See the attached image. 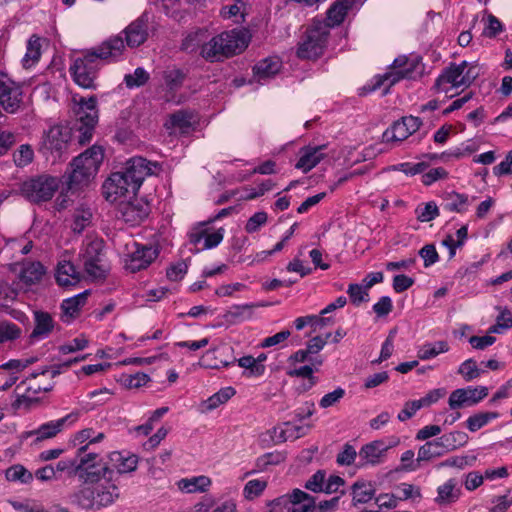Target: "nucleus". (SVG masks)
<instances>
[{
    "mask_svg": "<svg viewBox=\"0 0 512 512\" xmlns=\"http://www.w3.org/2000/svg\"><path fill=\"white\" fill-rule=\"evenodd\" d=\"M88 444L78 448L74 457L78 478L86 486L81 487L72 495L73 502L88 511H99L113 505L120 497V490L115 483L114 469L104 465L94 470L99 455L86 453Z\"/></svg>",
    "mask_w": 512,
    "mask_h": 512,
    "instance_id": "1",
    "label": "nucleus"
},
{
    "mask_svg": "<svg viewBox=\"0 0 512 512\" xmlns=\"http://www.w3.org/2000/svg\"><path fill=\"white\" fill-rule=\"evenodd\" d=\"M73 111L76 115L75 122L71 127L65 125H54L43 135L39 151L46 157L51 155L54 159L60 158L67 150L69 141L75 138L80 145L89 143L98 120L97 99L95 96L89 98L73 97Z\"/></svg>",
    "mask_w": 512,
    "mask_h": 512,
    "instance_id": "2",
    "label": "nucleus"
},
{
    "mask_svg": "<svg viewBox=\"0 0 512 512\" xmlns=\"http://www.w3.org/2000/svg\"><path fill=\"white\" fill-rule=\"evenodd\" d=\"M206 32L199 30L189 34L182 43V48L189 52L200 49V55L207 61L215 62L241 53L249 42L247 32L233 29L222 32L204 42Z\"/></svg>",
    "mask_w": 512,
    "mask_h": 512,
    "instance_id": "3",
    "label": "nucleus"
},
{
    "mask_svg": "<svg viewBox=\"0 0 512 512\" xmlns=\"http://www.w3.org/2000/svg\"><path fill=\"white\" fill-rule=\"evenodd\" d=\"M125 50V43L120 35L112 36L99 46L76 58L70 67V73L77 85L85 89H96L95 79L101 60L115 61Z\"/></svg>",
    "mask_w": 512,
    "mask_h": 512,
    "instance_id": "4",
    "label": "nucleus"
},
{
    "mask_svg": "<svg viewBox=\"0 0 512 512\" xmlns=\"http://www.w3.org/2000/svg\"><path fill=\"white\" fill-rule=\"evenodd\" d=\"M102 161V148L95 145L74 158L67 180L68 189L77 190L87 186L96 176Z\"/></svg>",
    "mask_w": 512,
    "mask_h": 512,
    "instance_id": "5",
    "label": "nucleus"
},
{
    "mask_svg": "<svg viewBox=\"0 0 512 512\" xmlns=\"http://www.w3.org/2000/svg\"><path fill=\"white\" fill-rule=\"evenodd\" d=\"M328 35L327 25L322 21H314L299 43L297 56L301 59H316L321 56L326 47Z\"/></svg>",
    "mask_w": 512,
    "mask_h": 512,
    "instance_id": "6",
    "label": "nucleus"
},
{
    "mask_svg": "<svg viewBox=\"0 0 512 512\" xmlns=\"http://www.w3.org/2000/svg\"><path fill=\"white\" fill-rule=\"evenodd\" d=\"M59 184L60 180L57 177L42 174L25 181L21 186V192L30 202H46L54 196Z\"/></svg>",
    "mask_w": 512,
    "mask_h": 512,
    "instance_id": "7",
    "label": "nucleus"
},
{
    "mask_svg": "<svg viewBox=\"0 0 512 512\" xmlns=\"http://www.w3.org/2000/svg\"><path fill=\"white\" fill-rule=\"evenodd\" d=\"M82 262L87 275L94 280L104 279L109 271L99 240L89 242L82 253Z\"/></svg>",
    "mask_w": 512,
    "mask_h": 512,
    "instance_id": "8",
    "label": "nucleus"
},
{
    "mask_svg": "<svg viewBox=\"0 0 512 512\" xmlns=\"http://www.w3.org/2000/svg\"><path fill=\"white\" fill-rule=\"evenodd\" d=\"M149 212L148 202L135 196L120 200L117 207V217L132 226L140 224Z\"/></svg>",
    "mask_w": 512,
    "mask_h": 512,
    "instance_id": "9",
    "label": "nucleus"
},
{
    "mask_svg": "<svg viewBox=\"0 0 512 512\" xmlns=\"http://www.w3.org/2000/svg\"><path fill=\"white\" fill-rule=\"evenodd\" d=\"M102 189L105 199L111 203H119L120 200L133 198L138 192L136 189H131L130 182L119 171L110 175Z\"/></svg>",
    "mask_w": 512,
    "mask_h": 512,
    "instance_id": "10",
    "label": "nucleus"
},
{
    "mask_svg": "<svg viewBox=\"0 0 512 512\" xmlns=\"http://www.w3.org/2000/svg\"><path fill=\"white\" fill-rule=\"evenodd\" d=\"M486 386H468L466 388H458L451 392L448 405L451 410H457L464 407H470L478 404L488 395Z\"/></svg>",
    "mask_w": 512,
    "mask_h": 512,
    "instance_id": "11",
    "label": "nucleus"
},
{
    "mask_svg": "<svg viewBox=\"0 0 512 512\" xmlns=\"http://www.w3.org/2000/svg\"><path fill=\"white\" fill-rule=\"evenodd\" d=\"M133 250L129 252L125 260V269L136 273L146 269L158 256V249L153 246L133 243Z\"/></svg>",
    "mask_w": 512,
    "mask_h": 512,
    "instance_id": "12",
    "label": "nucleus"
},
{
    "mask_svg": "<svg viewBox=\"0 0 512 512\" xmlns=\"http://www.w3.org/2000/svg\"><path fill=\"white\" fill-rule=\"evenodd\" d=\"M151 166L156 167L142 157H133L129 159L122 171H119L128 182L131 189L139 190L145 178L153 173Z\"/></svg>",
    "mask_w": 512,
    "mask_h": 512,
    "instance_id": "13",
    "label": "nucleus"
},
{
    "mask_svg": "<svg viewBox=\"0 0 512 512\" xmlns=\"http://www.w3.org/2000/svg\"><path fill=\"white\" fill-rule=\"evenodd\" d=\"M421 125L422 120L419 117H402L401 120L394 122L393 125L383 133V141L387 143L401 142L416 132Z\"/></svg>",
    "mask_w": 512,
    "mask_h": 512,
    "instance_id": "14",
    "label": "nucleus"
},
{
    "mask_svg": "<svg viewBox=\"0 0 512 512\" xmlns=\"http://www.w3.org/2000/svg\"><path fill=\"white\" fill-rule=\"evenodd\" d=\"M22 90L6 75L0 73V105L7 113L14 114L20 108Z\"/></svg>",
    "mask_w": 512,
    "mask_h": 512,
    "instance_id": "15",
    "label": "nucleus"
},
{
    "mask_svg": "<svg viewBox=\"0 0 512 512\" xmlns=\"http://www.w3.org/2000/svg\"><path fill=\"white\" fill-rule=\"evenodd\" d=\"M468 66L467 61H462L459 64L451 63L448 67H446L442 73L437 77L433 89L436 92H447V89H444L443 86L445 84H451L453 88L464 87L463 82V72Z\"/></svg>",
    "mask_w": 512,
    "mask_h": 512,
    "instance_id": "16",
    "label": "nucleus"
},
{
    "mask_svg": "<svg viewBox=\"0 0 512 512\" xmlns=\"http://www.w3.org/2000/svg\"><path fill=\"white\" fill-rule=\"evenodd\" d=\"M149 15L144 12L140 17L131 22L124 30L126 45L136 48L142 45L148 38Z\"/></svg>",
    "mask_w": 512,
    "mask_h": 512,
    "instance_id": "17",
    "label": "nucleus"
},
{
    "mask_svg": "<svg viewBox=\"0 0 512 512\" xmlns=\"http://www.w3.org/2000/svg\"><path fill=\"white\" fill-rule=\"evenodd\" d=\"M79 417V412L74 411L70 414L66 415L63 418H60L55 421H50L47 423L42 424L38 429L26 432L23 437H30L35 435L36 439L35 442H40L45 439H50L55 437L60 431H62L64 425L70 421L75 422Z\"/></svg>",
    "mask_w": 512,
    "mask_h": 512,
    "instance_id": "18",
    "label": "nucleus"
},
{
    "mask_svg": "<svg viewBox=\"0 0 512 512\" xmlns=\"http://www.w3.org/2000/svg\"><path fill=\"white\" fill-rule=\"evenodd\" d=\"M323 364V359L318 357L311 360L310 364L303 365L300 367H290L286 374L289 377L304 378V382L300 386V391L306 392L318 383V378L314 376V372L318 371V368Z\"/></svg>",
    "mask_w": 512,
    "mask_h": 512,
    "instance_id": "19",
    "label": "nucleus"
},
{
    "mask_svg": "<svg viewBox=\"0 0 512 512\" xmlns=\"http://www.w3.org/2000/svg\"><path fill=\"white\" fill-rule=\"evenodd\" d=\"M420 64V61L417 57L411 58L410 63L401 70L398 71H389L385 73L384 75L377 76L375 78V83L373 87L371 88V91H374L381 87L384 82L388 81L389 85L384 90L383 95H386L388 93L389 88L394 85L395 83L399 82L401 79L404 78H411L414 71L417 69L418 65Z\"/></svg>",
    "mask_w": 512,
    "mask_h": 512,
    "instance_id": "20",
    "label": "nucleus"
},
{
    "mask_svg": "<svg viewBox=\"0 0 512 512\" xmlns=\"http://www.w3.org/2000/svg\"><path fill=\"white\" fill-rule=\"evenodd\" d=\"M387 452V447L385 446L384 441L376 440L371 443L364 445L359 453V465H375L381 462V459L385 456Z\"/></svg>",
    "mask_w": 512,
    "mask_h": 512,
    "instance_id": "21",
    "label": "nucleus"
},
{
    "mask_svg": "<svg viewBox=\"0 0 512 512\" xmlns=\"http://www.w3.org/2000/svg\"><path fill=\"white\" fill-rule=\"evenodd\" d=\"M461 496V488L455 478L448 479L444 484L437 488V496L434 502L440 506H450L457 502Z\"/></svg>",
    "mask_w": 512,
    "mask_h": 512,
    "instance_id": "22",
    "label": "nucleus"
},
{
    "mask_svg": "<svg viewBox=\"0 0 512 512\" xmlns=\"http://www.w3.org/2000/svg\"><path fill=\"white\" fill-rule=\"evenodd\" d=\"M286 496L290 502L288 503L290 512H314L316 509L315 498L300 489H294Z\"/></svg>",
    "mask_w": 512,
    "mask_h": 512,
    "instance_id": "23",
    "label": "nucleus"
},
{
    "mask_svg": "<svg viewBox=\"0 0 512 512\" xmlns=\"http://www.w3.org/2000/svg\"><path fill=\"white\" fill-rule=\"evenodd\" d=\"M35 327L30 334L32 340L45 339L54 329V320L52 316L45 311L34 312Z\"/></svg>",
    "mask_w": 512,
    "mask_h": 512,
    "instance_id": "24",
    "label": "nucleus"
},
{
    "mask_svg": "<svg viewBox=\"0 0 512 512\" xmlns=\"http://www.w3.org/2000/svg\"><path fill=\"white\" fill-rule=\"evenodd\" d=\"M31 375L26 379L21 381V383L17 386V390H24V393L19 395L16 400V405L18 407L22 405L28 406V404L32 401V394H38L39 392H49L53 389V385L49 386H40V385H32L30 383L31 380H34Z\"/></svg>",
    "mask_w": 512,
    "mask_h": 512,
    "instance_id": "25",
    "label": "nucleus"
},
{
    "mask_svg": "<svg viewBox=\"0 0 512 512\" xmlns=\"http://www.w3.org/2000/svg\"><path fill=\"white\" fill-rule=\"evenodd\" d=\"M321 150L322 147L305 148L295 168L302 170L304 173L309 172L324 158Z\"/></svg>",
    "mask_w": 512,
    "mask_h": 512,
    "instance_id": "26",
    "label": "nucleus"
},
{
    "mask_svg": "<svg viewBox=\"0 0 512 512\" xmlns=\"http://www.w3.org/2000/svg\"><path fill=\"white\" fill-rule=\"evenodd\" d=\"M236 391L233 387H225L214 393L208 399L200 404V410L202 413L210 412L220 405L226 403L235 395Z\"/></svg>",
    "mask_w": 512,
    "mask_h": 512,
    "instance_id": "27",
    "label": "nucleus"
},
{
    "mask_svg": "<svg viewBox=\"0 0 512 512\" xmlns=\"http://www.w3.org/2000/svg\"><path fill=\"white\" fill-rule=\"evenodd\" d=\"M56 280L60 286H69L78 283L80 276L71 262L63 261L57 266Z\"/></svg>",
    "mask_w": 512,
    "mask_h": 512,
    "instance_id": "28",
    "label": "nucleus"
},
{
    "mask_svg": "<svg viewBox=\"0 0 512 512\" xmlns=\"http://www.w3.org/2000/svg\"><path fill=\"white\" fill-rule=\"evenodd\" d=\"M281 68V62L277 58L268 57L259 61L253 68L254 75L258 80H264L276 75Z\"/></svg>",
    "mask_w": 512,
    "mask_h": 512,
    "instance_id": "29",
    "label": "nucleus"
},
{
    "mask_svg": "<svg viewBox=\"0 0 512 512\" xmlns=\"http://www.w3.org/2000/svg\"><path fill=\"white\" fill-rule=\"evenodd\" d=\"M254 304L235 305L226 311L222 318L230 325L240 323L252 317Z\"/></svg>",
    "mask_w": 512,
    "mask_h": 512,
    "instance_id": "30",
    "label": "nucleus"
},
{
    "mask_svg": "<svg viewBox=\"0 0 512 512\" xmlns=\"http://www.w3.org/2000/svg\"><path fill=\"white\" fill-rule=\"evenodd\" d=\"M44 273V267L40 262H29L23 265L19 278L26 285H32L39 282Z\"/></svg>",
    "mask_w": 512,
    "mask_h": 512,
    "instance_id": "31",
    "label": "nucleus"
},
{
    "mask_svg": "<svg viewBox=\"0 0 512 512\" xmlns=\"http://www.w3.org/2000/svg\"><path fill=\"white\" fill-rule=\"evenodd\" d=\"M88 291H84L82 293H79L73 297H70L68 299H65L62 304L61 308L63 311V316L69 317V318H75L79 312L80 309L85 305L87 300Z\"/></svg>",
    "mask_w": 512,
    "mask_h": 512,
    "instance_id": "32",
    "label": "nucleus"
},
{
    "mask_svg": "<svg viewBox=\"0 0 512 512\" xmlns=\"http://www.w3.org/2000/svg\"><path fill=\"white\" fill-rule=\"evenodd\" d=\"M111 461L115 463V474H125L136 470L138 464V457L136 455H129L124 457L120 452H113L111 454Z\"/></svg>",
    "mask_w": 512,
    "mask_h": 512,
    "instance_id": "33",
    "label": "nucleus"
},
{
    "mask_svg": "<svg viewBox=\"0 0 512 512\" xmlns=\"http://www.w3.org/2000/svg\"><path fill=\"white\" fill-rule=\"evenodd\" d=\"M375 495V489L369 483L356 482L352 486V503L354 506L368 503Z\"/></svg>",
    "mask_w": 512,
    "mask_h": 512,
    "instance_id": "34",
    "label": "nucleus"
},
{
    "mask_svg": "<svg viewBox=\"0 0 512 512\" xmlns=\"http://www.w3.org/2000/svg\"><path fill=\"white\" fill-rule=\"evenodd\" d=\"M211 480L206 476H198L190 479H181L178 488L186 493L203 492L210 486Z\"/></svg>",
    "mask_w": 512,
    "mask_h": 512,
    "instance_id": "35",
    "label": "nucleus"
},
{
    "mask_svg": "<svg viewBox=\"0 0 512 512\" xmlns=\"http://www.w3.org/2000/svg\"><path fill=\"white\" fill-rule=\"evenodd\" d=\"M41 56V43L40 38L32 35L27 43L26 53L22 59L23 66L29 68L37 63Z\"/></svg>",
    "mask_w": 512,
    "mask_h": 512,
    "instance_id": "36",
    "label": "nucleus"
},
{
    "mask_svg": "<svg viewBox=\"0 0 512 512\" xmlns=\"http://www.w3.org/2000/svg\"><path fill=\"white\" fill-rule=\"evenodd\" d=\"M348 12L349 10L343 4H341V2L335 0V2L327 11L326 21L322 22L327 25V29L329 30L331 27L340 25L344 21Z\"/></svg>",
    "mask_w": 512,
    "mask_h": 512,
    "instance_id": "37",
    "label": "nucleus"
},
{
    "mask_svg": "<svg viewBox=\"0 0 512 512\" xmlns=\"http://www.w3.org/2000/svg\"><path fill=\"white\" fill-rule=\"evenodd\" d=\"M448 350L449 345L446 341H437L435 343L422 345L417 352V356L421 360H429L441 353L447 352Z\"/></svg>",
    "mask_w": 512,
    "mask_h": 512,
    "instance_id": "38",
    "label": "nucleus"
},
{
    "mask_svg": "<svg viewBox=\"0 0 512 512\" xmlns=\"http://www.w3.org/2000/svg\"><path fill=\"white\" fill-rule=\"evenodd\" d=\"M498 417L499 414L497 412L476 413L466 420V427L470 432H476Z\"/></svg>",
    "mask_w": 512,
    "mask_h": 512,
    "instance_id": "39",
    "label": "nucleus"
},
{
    "mask_svg": "<svg viewBox=\"0 0 512 512\" xmlns=\"http://www.w3.org/2000/svg\"><path fill=\"white\" fill-rule=\"evenodd\" d=\"M194 114L191 111L179 110L170 116L171 125L181 132H188L193 125Z\"/></svg>",
    "mask_w": 512,
    "mask_h": 512,
    "instance_id": "40",
    "label": "nucleus"
},
{
    "mask_svg": "<svg viewBox=\"0 0 512 512\" xmlns=\"http://www.w3.org/2000/svg\"><path fill=\"white\" fill-rule=\"evenodd\" d=\"M5 477L8 481L27 484L33 480V475L24 466L17 464L9 467L5 472Z\"/></svg>",
    "mask_w": 512,
    "mask_h": 512,
    "instance_id": "41",
    "label": "nucleus"
},
{
    "mask_svg": "<svg viewBox=\"0 0 512 512\" xmlns=\"http://www.w3.org/2000/svg\"><path fill=\"white\" fill-rule=\"evenodd\" d=\"M34 159V151L29 144L21 145L14 153L13 160L17 167H25Z\"/></svg>",
    "mask_w": 512,
    "mask_h": 512,
    "instance_id": "42",
    "label": "nucleus"
},
{
    "mask_svg": "<svg viewBox=\"0 0 512 512\" xmlns=\"http://www.w3.org/2000/svg\"><path fill=\"white\" fill-rule=\"evenodd\" d=\"M92 213L88 208H81L76 210L74 214L72 229L76 233H81L87 226L90 225Z\"/></svg>",
    "mask_w": 512,
    "mask_h": 512,
    "instance_id": "43",
    "label": "nucleus"
},
{
    "mask_svg": "<svg viewBox=\"0 0 512 512\" xmlns=\"http://www.w3.org/2000/svg\"><path fill=\"white\" fill-rule=\"evenodd\" d=\"M467 201V196L453 192L449 194L447 201L444 204V209L451 212L462 213L466 209Z\"/></svg>",
    "mask_w": 512,
    "mask_h": 512,
    "instance_id": "44",
    "label": "nucleus"
},
{
    "mask_svg": "<svg viewBox=\"0 0 512 512\" xmlns=\"http://www.w3.org/2000/svg\"><path fill=\"white\" fill-rule=\"evenodd\" d=\"M237 362L240 367L248 370V376H262L265 372V366L256 363L251 355L243 356Z\"/></svg>",
    "mask_w": 512,
    "mask_h": 512,
    "instance_id": "45",
    "label": "nucleus"
},
{
    "mask_svg": "<svg viewBox=\"0 0 512 512\" xmlns=\"http://www.w3.org/2000/svg\"><path fill=\"white\" fill-rule=\"evenodd\" d=\"M347 293L350 297L351 303L356 306L369 300L368 290L363 285L350 284L348 286Z\"/></svg>",
    "mask_w": 512,
    "mask_h": 512,
    "instance_id": "46",
    "label": "nucleus"
},
{
    "mask_svg": "<svg viewBox=\"0 0 512 512\" xmlns=\"http://www.w3.org/2000/svg\"><path fill=\"white\" fill-rule=\"evenodd\" d=\"M149 80V74L141 67L135 69L133 74H127L124 82L128 88L140 87Z\"/></svg>",
    "mask_w": 512,
    "mask_h": 512,
    "instance_id": "47",
    "label": "nucleus"
},
{
    "mask_svg": "<svg viewBox=\"0 0 512 512\" xmlns=\"http://www.w3.org/2000/svg\"><path fill=\"white\" fill-rule=\"evenodd\" d=\"M21 334L20 328L11 322H0V343L11 341L19 338Z\"/></svg>",
    "mask_w": 512,
    "mask_h": 512,
    "instance_id": "48",
    "label": "nucleus"
},
{
    "mask_svg": "<svg viewBox=\"0 0 512 512\" xmlns=\"http://www.w3.org/2000/svg\"><path fill=\"white\" fill-rule=\"evenodd\" d=\"M184 79L185 74L180 69H171L164 73L165 84L170 90H177L180 88Z\"/></svg>",
    "mask_w": 512,
    "mask_h": 512,
    "instance_id": "49",
    "label": "nucleus"
},
{
    "mask_svg": "<svg viewBox=\"0 0 512 512\" xmlns=\"http://www.w3.org/2000/svg\"><path fill=\"white\" fill-rule=\"evenodd\" d=\"M441 452L436 449L430 441H427L424 445L420 446L417 454V462H429L433 459L441 457Z\"/></svg>",
    "mask_w": 512,
    "mask_h": 512,
    "instance_id": "50",
    "label": "nucleus"
},
{
    "mask_svg": "<svg viewBox=\"0 0 512 512\" xmlns=\"http://www.w3.org/2000/svg\"><path fill=\"white\" fill-rule=\"evenodd\" d=\"M458 373L462 375L466 381H471L478 378L482 371L478 368L473 359H468L460 365Z\"/></svg>",
    "mask_w": 512,
    "mask_h": 512,
    "instance_id": "51",
    "label": "nucleus"
},
{
    "mask_svg": "<svg viewBox=\"0 0 512 512\" xmlns=\"http://www.w3.org/2000/svg\"><path fill=\"white\" fill-rule=\"evenodd\" d=\"M417 219L421 222H429L439 215V209L434 202H428L424 207L416 209Z\"/></svg>",
    "mask_w": 512,
    "mask_h": 512,
    "instance_id": "52",
    "label": "nucleus"
},
{
    "mask_svg": "<svg viewBox=\"0 0 512 512\" xmlns=\"http://www.w3.org/2000/svg\"><path fill=\"white\" fill-rule=\"evenodd\" d=\"M445 436L451 451L465 446L469 440L468 434L463 431H452L450 433H446Z\"/></svg>",
    "mask_w": 512,
    "mask_h": 512,
    "instance_id": "53",
    "label": "nucleus"
},
{
    "mask_svg": "<svg viewBox=\"0 0 512 512\" xmlns=\"http://www.w3.org/2000/svg\"><path fill=\"white\" fill-rule=\"evenodd\" d=\"M267 482L264 480L253 479L246 483L244 487V496L247 499L258 497L266 488Z\"/></svg>",
    "mask_w": 512,
    "mask_h": 512,
    "instance_id": "54",
    "label": "nucleus"
},
{
    "mask_svg": "<svg viewBox=\"0 0 512 512\" xmlns=\"http://www.w3.org/2000/svg\"><path fill=\"white\" fill-rule=\"evenodd\" d=\"M345 396V390L341 387L325 394L319 401V406L323 409L329 408L337 404Z\"/></svg>",
    "mask_w": 512,
    "mask_h": 512,
    "instance_id": "55",
    "label": "nucleus"
},
{
    "mask_svg": "<svg viewBox=\"0 0 512 512\" xmlns=\"http://www.w3.org/2000/svg\"><path fill=\"white\" fill-rule=\"evenodd\" d=\"M268 216L264 211L256 212L246 222L245 230L248 233H254L267 222Z\"/></svg>",
    "mask_w": 512,
    "mask_h": 512,
    "instance_id": "56",
    "label": "nucleus"
},
{
    "mask_svg": "<svg viewBox=\"0 0 512 512\" xmlns=\"http://www.w3.org/2000/svg\"><path fill=\"white\" fill-rule=\"evenodd\" d=\"M475 459V457L470 458L468 456H454L441 462L439 467H456L459 469H464L467 466H471Z\"/></svg>",
    "mask_w": 512,
    "mask_h": 512,
    "instance_id": "57",
    "label": "nucleus"
},
{
    "mask_svg": "<svg viewBox=\"0 0 512 512\" xmlns=\"http://www.w3.org/2000/svg\"><path fill=\"white\" fill-rule=\"evenodd\" d=\"M503 30V25L497 17L490 14L487 17V25L483 30V35L488 38L496 37Z\"/></svg>",
    "mask_w": 512,
    "mask_h": 512,
    "instance_id": "58",
    "label": "nucleus"
},
{
    "mask_svg": "<svg viewBox=\"0 0 512 512\" xmlns=\"http://www.w3.org/2000/svg\"><path fill=\"white\" fill-rule=\"evenodd\" d=\"M325 481V472L318 470L305 483V488L312 492H322Z\"/></svg>",
    "mask_w": 512,
    "mask_h": 512,
    "instance_id": "59",
    "label": "nucleus"
},
{
    "mask_svg": "<svg viewBox=\"0 0 512 512\" xmlns=\"http://www.w3.org/2000/svg\"><path fill=\"white\" fill-rule=\"evenodd\" d=\"M420 257L424 260V266L429 267L439 260V255L433 244H427L419 251Z\"/></svg>",
    "mask_w": 512,
    "mask_h": 512,
    "instance_id": "60",
    "label": "nucleus"
},
{
    "mask_svg": "<svg viewBox=\"0 0 512 512\" xmlns=\"http://www.w3.org/2000/svg\"><path fill=\"white\" fill-rule=\"evenodd\" d=\"M289 499L286 494L267 503L264 512H290L288 508Z\"/></svg>",
    "mask_w": 512,
    "mask_h": 512,
    "instance_id": "61",
    "label": "nucleus"
},
{
    "mask_svg": "<svg viewBox=\"0 0 512 512\" xmlns=\"http://www.w3.org/2000/svg\"><path fill=\"white\" fill-rule=\"evenodd\" d=\"M447 176L448 172L444 168H432L422 175V182L424 185L429 186L437 180L445 179Z\"/></svg>",
    "mask_w": 512,
    "mask_h": 512,
    "instance_id": "62",
    "label": "nucleus"
},
{
    "mask_svg": "<svg viewBox=\"0 0 512 512\" xmlns=\"http://www.w3.org/2000/svg\"><path fill=\"white\" fill-rule=\"evenodd\" d=\"M484 482V476L478 471H471L465 475L464 486L468 491H474Z\"/></svg>",
    "mask_w": 512,
    "mask_h": 512,
    "instance_id": "63",
    "label": "nucleus"
},
{
    "mask_svg": "<svg viewBox=\"0 0 512 512\" xmlns=\"http://www.w3.org/2000/svg\"><path fill=\"white\" fill-rule=\"evenodd\" d=\"M393 309V303L389 296H382L377 303L373 305V311L378 317L387 316Z\"/></svg>",
    "mask_w": 512,
    "mask_h": 512,
    "instance_id": "64",
    "label": "nucleus"
}]
</instances>
